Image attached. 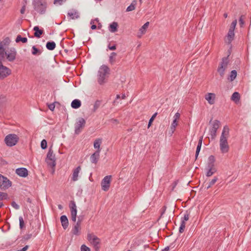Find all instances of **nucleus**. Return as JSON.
<instances>
[{
	"label": "nucleus",
	"mask_w": 251,
	"mask_h": 251,
	"mask_svg": "<svg viewBox=\"0 0 251 251\" xmlns=\"http://www.w3.org/2000/svg\"><path fill=\"white\" fill-rule=\"evenodd\" d=\"M177 126V121H176V120H174L172 125H171V129L173 130V131H174L175 129H176V126Z\"/></svg>",
	"instance_id": "47"
},
{
	"label": "nucleus",
	"mask_w": 251,
	"mask_h": 251,
	"mask_svg": "<svg viewBox=\"0 0 251 251\" xmlns=\"http://www.w3.org/2000/svg\"><path fill=\"white\" fill-rule=\"evenodd\" d=\"M108 48L110 50H114L116 49V45H114L111 46L110 44H109L108 46Z\"/></svg>",
	"instance_id": "56"
},
{
	"label": "nucleus",
	"mask_w": 251,
	"mask_h": 251,
	"mask_svg": "<svg viewBox=\"0 0 251 251\" xmlns=\"http://www.w3.org/2000/svg\"><path fill=\"white\" fill-rule=\"evenodd\" d=\"M218 177L217 176H214V178L209 182L208 186H207V189H208L210 188L212 185H213L217 181Z\"/></svg>",
	"instance_id": "41"
},
{
	"label": "nucleus",
	"mask_w": 251,
	"mask_h": 251,
	"mask_svg": "<svg viewBox=\"0 0 251 251\" xmlns=\"http://www.w3.org/2000/svg\"><path fill=\"white\" fill-rule=\"evenodd\" d=\"M174 117V120H176V121H177V120L180 117V114L178 112L176 113V114L175 115Z\"/></svg>",
	"instance_id": "59"
},
{
	"label": "nucleus",
	"mask_w": 251,
	"mask_h": 251,
	"mask_svg": "<svg viewBox=\"0 0 251 251\" xmlns=\"http://www.w3.org/2000/svg\"><path fill=\"white\" fill-rule=\"evenodd\" d=\"M236 24H237V20H233L231 24L229 29L234 30L235 26L236 25Z\"/></svg>",
	"instance_id": "48"
},
{
	"label": "nucleus",
	"mask_w": 251,
	"mask_h": 251,
	"mask_svg": "<svg viewBox=\"0 0 251 251\" xmlns=\"http://www.w3.org/2000/svg\"><path fill=\"white\" fill-rule=\"evenodd\" d=\"M55 161L56 158L55 154L53 153V151L51 149V147H50L47 155L46 162L49 166L53 168L55 167L56 165Z\"/></svg>",
	"instance_id": "5"
},
{
	"label": "nucleus",
	"mask_w": 251,
	"mask_h": 251,
	"mask_svg": "<svg viewBox=\"0 0 251 251\" xmlns=\"http://www.w3.org/2000/svg\"><path fill=\"white\" fill-rule=\"evenodd\" d=\"M31 236H32L31 234H28L25 236V240H27L29 239L31 237Z\"/></svg>",
	"instance_id": "58"
},
{
	"label": "nucleus",
	"mask_w": 251,
	"mask_h": 251,
	"mask_svg": "<svg viewBox=\"0 0 251 251\" xmlns=\"http://www.w3.org/2000/svg\"><path fill=\"white\" fill-rule=\"evenodd\" d=\"M118 23L114 22L109 25V29L111 32H115L118 30Z\"/></svg>",
	"instance_id": "25"
},
{
	"label": "nucleus",
	"mask_w": 251,
	"mask_h": 251,
	"mask_svg": "<svg viewBox=\"0 0 251 251\" xmlns=\"http://www.w3.org/2000/svg\"><path fill=\"white\" fill-rule=\"evenodd\" d=\"M41 147L45 150L47 148V142L45 139H43L41 142Z\"/></svg>",
	"instance_id": "46"
},
{
	"label": "nucleus",
	"mask_w": 251,
	"mask_h": 251,
	"mask_svg": "<svg viewBox=\"0 0 251 251\" xmlns=\"http://www.w3.org/2000/svg\"><path fill=\"white\" fill-rule=\"evenodd\" d=\"M229 133V127L227 126H224L220 139V149L222 153H226L229 150V146L227 142Z\"/></svg>",
	"instance_id": "1"
},
{
	"label": "nucleus",
	"mask_w": 251,
	"mask_h": 251,
	"mask_svg": "<svg viewBox=\"0 0 251 251\" xmlns=\"http://www.w3.org/2000/svg\"><path fill=\"white\" fill-rule=\"evenodd\" d=\"M25 4L22 6L21 10H20V12L22 14H24L25 12V8H26V1H25Z\"/></svg>",
	"instance_id": "55"
},
{
	"label": "nucleus",
	"mask_w": 251,
	"mask_h": 251,
	"mask_svg": "<svg viewBox=\"0 0 251 251\" xmlns=\"http://www.w3.org/2000/svg\"><path fill=\"white\" fill-rule=\"evenodd\" d=\"M85 124L86 121L84 118L81 117L78 118L75 126V134H79L85 127Z\"/></svg>",
	"instance_id": "8"
},
{
	"label": "nucleus",
	"mask_w": 251,
	"mask_h": 251,
	"mask_svg": "<svg viewBox=\"0 0 251 251\" xmlns=\"http://www.w3.org/2000/svg\"><path fill=\"white\" fill-rule=\"evenodd\" d=\"M87 239L92 244L95 250V251H100V239L94 233H88Z\"/></svg>",
	"instance_id": "4"
},
{
	"label": "nucleus",
	"mask_w": 251,
	"mask_h": 251,
	"mask_svg": "<svg viewBox=\"0 0 251 251\" xmlns=\"http://www.w3.org/2000/svg\"><path fill=\"white\" fill-rule=\"evenodd\" d=\"M84 216H79L78 217L77 221L76 223H78L80 224H81V222L83 220Z\"/></svg>",
	"instance_id": "57"
},
{
	"label": "nucleus",
	"mask_w": 251,
	"mask_h": 251,
	"mask_svg": "<svg viewBox=\"0 0 251 251\" xmlns=\"http://www.w3.org/2000/svg\"><path fill=\"white\" fill-rule=\"evenodd\" d=\"M11 205H12V206L14 208H15L16 209H19V208H20L19 205L18 204H17V203H16V202H15V201H13L11 202Z\"/></svg>",
	"instance_id": "54"
},
{
	"label": "nucleus",
	"mask_w": 251,
	"mask_h": 251,
	"mask_svg": "<svg viewBox=\"0 0 251 251\" xmlns=\"http://www.w3.org/2000/svg\"><path fill=\"white\" fill-rule=\"evenodd\" d=\"M157 114V113L156 112L150 118V120H149V123H148V128H149L152 125V123L153 122V121H154L155 118L156 117V115Z\"/></svg>",
	"instance_id": "43"
},
{
	"label": "nucleus",
	"mask_w": 251,
	"mask_h": 251,
	"mask_svg": "<svg viewBox=\"0 0 251 251\" xmlns=\"http://www.w3.org/2000/svg\"><path fill=\"white\" fill-rule=\"evenodd\" d=\"M202 139H203L202 136H201L199 139V140L198 142V144L197 145V149H196V154H195L196 159H197V158L199 154V152L200 151L201 145H202Z\"/></svg>",
	"instance_id": "23"
},
{
	"label": "nucleus",
	"mask_w": 251,
	"mask_h": 251,
	"mask_svg": "<svg viewBox=\"0 0 251 251\" xmlns=\"http://www.w3.org/2000/svg\"><path fill=\"white\" fill-rule=\"evenodd\" d=\"M48 108L51 111H53L55 108L54 103H52L48 104Z\"/></svg>",
	"instance_id": "52"
},
{
	"label": "nucleus",
	"mask_w": 251,
	"mask_h": 251,
	"mask_svg": "<svg viewBox=\"0 0 251 251\" xmlns=\"http://www.w3.org/2000/svg\"><path fill=\"white\" fill-rule=\"evenodd\" d=\"M76 219V216H71V220L74 222H75Z\"/></svg>",
	"instance_id": "62"
},
{
	"label": "nucleus",
	"mask_w": 251,
	"mask_h": 251,
	"mask_svg": "<svg viewBox=\"0 0 251 251\" xmlns=\"http://www.w3.org/2000/svg\"><path fill=\"white\" fill-rule=\"evenodd\" d=\"M189 213H188L187 211H186L185 214L184 215L183 219L182 221H184L185 222V221H188L189 220Z\"/></svg>",
	"instance_id": "53"
},
{
	"label": "nucleus",
	"mask_w": 251,
	"mask_h": 251,
	"mask_svg": "<svg viewBox=\"0 0 251 251\" xmlns=\"http://www.w3.org/2000/svg\"><path fill=\"white\" fill-rule=\"evenodd\" d=\"M8 199V194L6 193L0 192V201Z\"/></svg>",
	"instance_id": "44"
},
{
	"label": "nucleus",
	"mask_w": 251,
	"mask_h": 251,
	"mask_svg": "<svg viewBox=\"0 0 251 251\" xmlns=\"http://www.w3.org/2000/svg\"><path fill=\"white\" fill-rule=\"evenodd\" d=\"M12 185V182L6 176L0 174V189L6 190Z\"/></svg>",
	"instance_id": "9"
},
{
	"label": "nucleus",
	"mask_w": 251,
	"mask_h": 251,
	"mask_svg": "<svg viewBox=\"0 0 251 251\" xmlns=\"http://www.w3.org/2000/svg\"><path fill=\"white\" fill-rule=\"evenodd\" d=\"M77 214V210L71 211V216H76Z\"/></svg>",
	"instance_id": "60"
},
{
	"label": "nucleus",
	"mask_w": 251,
	"mask_h": 251,
	"mask_svg": "<svg viewBox=\"0 0 251 251\" xmlns=\"http://www.w3.org/2000/svg\"><path fill=\"white\" fill-rule=\"evenodd\" d=\"M95 21L98 22L99 20L98 18H97L95 20ZM90 24L92 25L91 27L92 29L94 30V29H96L97 28V25H94V20H92L91 21Z\"/></svg>",
	"instance_id": "49"
},
{
	"label": "nucleus",
	"mask_w": 251,
	"mask_h": 251,
	"mask_svg": "<svg viewBox=\"0 0 251 251\" xmlns=\"http://www.w3.org/2000/svg\"><path fill=\"white\" fill-rule=\"evenodd\" d=\"M56 47V44L53 41H48L46 43V48L50 50H53Z\"/></svg>",
	"instance_id": "26"
},
{
	"label": "nucleus",
	"mask_w": 251,
	"mask_h": 251,
	"mask_svg": "<svg viewBox=\"0 0 251 251\" xmlns=\"http://www.w3.org/2000/svg\"><path fill=\"white\" fill-rule=\"evenodd\" d=\"M42 53V51L37 48L36 46H33L32 47V54L34 55H39L41 54Z\"/></svg>",
	"instance_id": "36"
},
{
	"label": "nucleus",
	"mask_w": 251,
	"mask_h": 251,
	"mask_svg": "<svg viewBox=\"0 0 251 251\" xmlns=\"http://www.w3.org/2000/svg\"><path fill=\"white\" fill-rule=\"evenodd\" d=\"M100 150L96 151L90 157L91 161L93 163L97 164L100 157Z\"/></svg>",
	"instance_id": "15"
},
{
	"label": "nucleus",
	"mask_w": 251,
	"mask_h": 251,
	"mask_svg": "<svg viewBox=\"0 0 251 251\" xmlns=\"http://www.w3.org/2000/svg\"><path fill=\"white\" fill-rule=\"evenodd\" d=\"M221 125L220 122L217 120H215L213 122L212 127L210 129V135L211 139L214 140L217 136V131Z\"/></svg>",
	"instance_id": "10"
},
{
	"label": "nucleus",
	"mask_w": 251,
	"mask_h": 251,
	"mask_svg": "<svg viewBox=\"0 0 251 251\" xmlns=\"http://www.w3.org/2000/svg\"><path fill=\"white\" fill-rule=\"evenodd\" d=\"M234 30H233L231 29H229L227 37V38H228V41L229 43H230L234 39Z\"/></svg>",
	"instance_id": "30"
},
{
	"label": "nucleus",
	"mask_w": 251,
	"mask_h": 251,
	"mask_svg": "<svg viewBox=\"0 0 251 251\" xmlns=\"http://www.w3.org/2000/svg\"><path fill=\"white\" fill-rule=\"evenodd\" d=\"M205 99L209 104H213L215 103V94L214 93H208L205 95Z\"/></svg>",
	"instance_id": "16"
},
{
	"label": "nucleus",
	"mask_w": 251,
	"mask_h": 251,
	"mask_svg": "<svg viewBox=\"0 0 251 251\" xmlns=\"http://www.w3.org/2000/svg\"><path fill=\"white\" fill-rule=\"evenodd\" d=\"M16 43L22 42L23 43H25L27 42V39L26 37H23L20 35H18L15 40Z\"/></svg>",
	"instance_id": "33"
},
{
	"label": "nucleus",
	"mask_w": 251,
	"mask_h": 251,
	"mask_svg": "<svg viewBox=\"0 0 251 251\" xmlns=\"http://www.w3.org/2000/svg\"><path fill=\"white\" fill-rule=\"evenodd\" d=\"M66 0H54L53 3L54 4L61 5L63 2H66Z\"/></svg>",
	"instance_id": "51"
},
{
	"label": "nucleus",
	"mask_w": 251,
	"mask_h": 251,
	"mask_svg": "<svg viewBox=\"0 0 251 251\" xmlns=\"http://www.w3.org/2000/svg\"><path fill=\"white\" fill-rule=\"evenodd\" d=\"M67 15L71 17L72 19H77L79 16L76 10L72 9L67 14Z\"/></svg>",
	"instance_id": "20"
},
{
	"label": "nucleus",
	"mask_w": 251,
	"mask_h": 251,
	"mask_svg": "<svg viewBox=\"0 0 251 251\" xmlns=\"http://www.w3.org/2000/svg\"><path fill=\"white\" fill-rule=\"evenodd\" d=\"M19 222H20V228L21 229H23L25 226V222L23 220V218L22 217H19Z\"/></svg>",
	"instance_id": "45"
},
{
	"label": "nucleus",
	"mask_w": 251,
	"mask_h": 251,
	"mask_svg": "<svg viewBox=\"0 0 251 251\" xmlns=\"http://www.w3.org/2000/svg\"><path fill=\"white\" fill-rule=\"evenodd\" d=\"M69 206L71 211L77 210L75 203L74 201L70 202Z\"/></svg>",
	"instance_id": "40"
},
{
	"label": "nucleus",
	"mask_w": 251,
	"mask_h": 251,
	"mask_svg": "<svg viewBox=\"0 0 251 251\" xmlns=\"http://www.w3.org/2000/svg\"><path fill=\"white\" fill-rule=\"evenodd\" d=\"M11 73V71L7 67L2 64V61H0V78L4 79Z\"/></svg>",
	"instance_id": "12"
},
{
	"label": "nucleus",
	"mask_w": 251,
	"mask_h": 251,
	"mask_svg": "<svg viewBox=\"0 0 251 251\" xmlns=\"http://www.w3.org/2000/svg\"><path fill=\"white\" fill-rule=\"evenodd\" d=\"M110 122L113 124H118L119 123L118 120L116 119H111L110 120Z\"/></svg>",
	"instance_id": "61"
},
{
	"label": "nucleus",
	"mask_w": 251,
	"mask_h": 251,
	"mask_svg": "<svg viewBox=\"0 0 251 251\" xmlns=\"http://www.w3.org/2000/svg\"><path fill=\"white\" fill-rule=\"evenodd\" d=\"M34 9L39 14H45L47 8V2L45 0H33Z\"/></svg>",
	"instance_id": "3"
},
{
	"label": "nucleus",
	"mask_w": 251,
	"mask_h": 251,
	"mask_svg": "<svg viewBox=\"0 0 251 251\" xmlns=\"http://www.w3.org/2000/svg\"><path fill=\"white\" fill-rule=\"evenodd\" d=\"M81 251H91L90 249L85 245H82L80 248Z\"/></svg>",
	"instance_id": "50"
},
{
	"label": "nucleus",
	"mask_w": 251,
	"mask_h": 251,
	"mask_svg": "<svg viewBox=\"0 0 251 251\" xmlns=\"http://www.w3.org/2000/svg\"><path fill=\"white\" fill-rule=\"evenodd\" d=\"M149 25V22H147L140 28L139 31L141 32V34H144L146 33V29Z\"/></svg>",
	"instance_id": "37"
},
{
	"label": "nucleus",
	"mask_w": 251,
	"mask_h": 251,
	"mask_svg": "<svg viewBox=\"0 0 251 251\" xmlns=\"http://www.w3.org/2000/svg\"><path fill=\"white\" fill-rule=\"evenodd\" d=\"M100 104L101 101L100 100H97L95 101L94 105V108L93 109V112H95L99 108Z\"/></svg>",
	"instance_id": "42"
},
{
	"label": "nucleus",
	"mask_w": 251,
	"mask_h": 251,
	"mask_svg": "<svg viewBox=\"0 0 251 251\" xmlns=\"http://www.w3.org/2000/svg\"><path fill=\"white\" fill-rule=\"evenodd\" d=\"M237 76V72L236 70H232L230 72V74L229 75V77H228V79L230 81H233Z\"/></svg>",
	"instance_id": "35"
},
{
	"label": "nucleus",
	"mask_w": 251,
	"mask_h": 251,
	"mask_svg": "<svg viewBox=\"0 0 251 251\" xmlns=\"http://www.w3.org/2000/svg\"><path fill=\"white\" fill-rule=\"evenodd\" d=\"M240 99V95L238 92H235L233 93L231 99L235 102H237L239 101Z\"/></svg>",
	"instance_id": "27"
},
{
	"label": "nucleus",
	"mask_w": 251,
	"mask_h": 251,
	"mask_svg": "<svg viewBox=\"0 0 251 251\" xmlns=\"http://www.w3.org/2000/svg\"><path fill=\"white\" fill-rule=\"evenodd\" d=\"M110 72V68L107 65H102L100 67L98 75V82L99 84L103 85L107 82Z\"/></svg>",
	"instance_id": "2"
},
{
	"label": "nucleus",
	"mask_w": 251,
	"mask_h": 251,
	"mask_svg": "<svg viewBox=\"0 0 251 251\" xmlns=\"http://www.w3.org/2000/svg\"><path fill=\"white\" fill-rule=\"evenodd\" d=\"M116 56L117 53L115 52H112L110 54L109 56V62L111 65H113L115 63Z\"/></svg>",
	"instance_id": "28"
},
{
	"label": "nucleus",
	"mask_w": 251,
	"mask_h": 251,
	"mask_svg": "<svg viewBox=\"0 0 251 251\" xmlns=\"http://www.w3.org/2000/svg\"><path fill=\"white\" fill-rule=\"evenodd\" d=\"M34 31V36L36 38H40L41 35L44 33L43 29H40L38 26H35L33 28Z\"/></svg>",
	"instance_id": "19"
},
{
	"label": "nucleus",
	"mask_w": 251,
	"mask_h": 251,
	"mask_svg": "<svg viewBox=\"0 0 251 251\" xmlns=\"http://www.w3.org/2000/svg\"><path fill=\"white\" fill-rule=\"evenodd\" d=\"M186 223L184 221H181L180 226L179 228L180 233H182L184 231L185 228Z\"/></svg>",
	"instance_id": "39"
},
{
	"label": "nucleus",
	"mask_w": 251,
	"mask_h": 251,
	"mask_svg": "<svg viewBox=\"0 0 251 251\" xmlns=\"http://www.w3.org/2000/svg\"><path fill=\"white\" fill-rule=\"evenodd\" d=\"M136 4H137V1L136 0H133L132 2H131V4L127 7V8L126 9V11L129 12V11H133V10H134L135 9V6H136Z\"/></svg>",
	"instance_id": "32"
},
{
	"label": "nucleus",
	"mask_w": 251,
	"mask_h": 251,
	"mask_svg": "<svg viewBox=\"0 0 251 251\" xmlns=\"http://www.w3.org/2000/svg\"><path fill=\"white\" fill-rule=\"evenodd\" d=\"M246 19V16L245 15H241L239 19V23L240 25V26L241 27H244V25H245V19Z\"/></svg>",
	"instance_id": "38"
},
{
	"label": "nucleus",
	"mask_w": 251,
	"mask_h": 251,
	"mask_svg": "<svg viewBox=\"0 0 251 251\" xmlns=\"http://www.w3.org/2000/svg\"><path fill=\"white\" fill-rule=\"evenodd\" d=\"M5 55L6 56L7 60L10 62L13 61L16 56L17 52L14 48H11L8 52H5Z\"/></svg>",
	"instance_id": "13"
},
{
	"label": "nucleus",
	"mask_w": 251,
	"mask_h": 251,
	"mask_svg": "<svg viewBox=\"0 0 251 251\" xmlns=\"http://www.w3.org/2000/svg\"><path fill=\"white\" fill-rule=\"evenodd\" d=\"M80 170L81 167L80 166H78L77 168L74 170L73 176L72 178L74 181H75L78 179V175Z\"/></svg>",
	"instance_id": "21"
},
{
	"label": "nucleus",
	"mask_w": 251,
	"mask_h": 251,
	"mask_svg": "<svg viewBox=\"0 0 251 251\" xmlns=\"http://www.w3.org/2000/svg\"><path fill=\"white\" fill-rule=\"evenodd\" d=\"M19 140V137L15 134H9L6 136L4 139V142L6 145L8 147L15 146Z\"/></svg>",
	"instance_id": "6"
},
{
	"label": "nucleus",
	"mask_w": 251,
	"mask_h": 251,
	"mask_svg": "<svg viewBox=\"0 0 251 251\" xmlns=\"http://www.w3.org/2000/svg\"><path fill=\"white\" fill-rule=\"evenodd\" d=\"M15 172L19 176L23 177H25L28 176V171L25 168H18Z\"/></svg>",
	"instance_id": "14"
},
{
	"label": "nucleus",
	"mask_w": 251,
	"mask_h": 251,
	"mask_svg": "<svg viewBox=\"0 0 251 251\" xmlns=\"http://www.w3.org/2000/svg\"><path fill=\"white\" fill-rule=\"evenodd\" d=\"M229 55L227 57H223L222 62L219 64L217 71L219 73L220 76L223 77L225 75V71L227 67L228 64V57Z\"/></svg>",
	"instance_id": "7"
},
{
	"label": "nucleus",
	"mask_w": 251,
	"mask_h": 251,
	"mask_svg": "<svg viewBox=\"0 0 251 251\" xmlns=\"http://www.w3.org/2000/svg\"><path fill=\"white\" fill-rule=\"evenodd\" d=\"M112 176L109 175L105 176L101 180V189L104 191H107L110 186Z\"/></svg>",
	"instance_id": "11"
},
{
	"label": "nucleus",
	"mask_w": 251,
	"mask_h": 251,
	"mask_svg": "<svg viewBox=\"0 0 251 251\" xmlns=\"http://www.w3.org/2000/svg\"><path fill=\"white\" fill-rule=\"evenodd\" d=\"M206 169L207 170L206 174V176L207 177L212 176L217 171L215 167H207Z\"/></svg>",
	"instance_id": "22"
},
{
	"label": "nucleus",
	"mask_w": 251,
	"mask_h": 251,
	"mask_svg": "<svg viewBox=\"0 0 251 251\" xmlns=\"http://www.w3.org/2000/svg\"><path fill=\"white\" fill-rule=\"evenodd\" d=\"M170 249L169 246H167L166 248H165L164 249H163L161 251H169Z\"/></svg>",
	"instance_id": "63"
},
{
	"label": "nucleus",
	"mask_w": 251,
	"mask_h": 251,
	"mask_svg": "<svg viewBox=\"0 0 251 251\" xmlns=\"http://www.w3.org/2000/svg\"><path fill=\"white\" fill-rule=\"evenodd\" d=\"M176 184H177V182L176 181H174L173 182V183L172 184L173 185V190L174 189V188L176 187Z\"/></svg>",
	"instance_id": "64"
},
{
	"label": "nucleus",
	"mask_w": 251,
	"mask_h": 251,
	"mask_svg": "<svg viewBox=\"0 0 251 251\" xmlns=\"http://www.w3.org/2000/svg\"><path fill=\"white\" fill-rule=\"evenodd\" d=\"M102 143V140L100 138H98L95 140L94 143V147L95 149H97V151L100 150V146Z\"/></svg>",
	"instance_id": "29"
},
{
	"label": "nucleus",
	"mask_w": 251,
	"mask_h": 251,
	"mask_svg": "<svg viewBox=\"0 0 251 251\" xmlns=\"http://www.w3.org/2000/svg\"><path fill=\"white\" fill-rule=\"evenodd\" d=\"M5 52V51L2 45L0 44V61H1V62L4 59Z\"/></svg>",
	"instance_id": "34"
},
{
	"label": "nucleus",
	"mask_w": 251,
	"mask_h": 251,
	"mask_svg": "<svg viewBox=\"0 0 251 251\" xmlns=\"http://www.w3.org/2000/svg\"><path fill=\"white\" fill-rule=\"evenodd\" d=\"M60 221L62 226L64 229H66L69 225V221L66 215H62L60 217Z\"/></svg>",
	"instance_id": "17"
},
{
	"label": "nucleus",
	"mask_w": 251,
	"mask_h": 251,
	"mask_svg": "<svg viewBox=\"0 0 251 251\" xmlns=\"http://www.w3.org/2000/svg\"><path fill=\"white\" fill-rule=\"evenodd\" d=\"M215 159L214 156L211 155L208 157V163L207 167H214Z\"/></svg>",
	"instance_id": "31"
},
{
	"label": "nucleus",
	"mask_w": 251,
	"mask_h": 251,
	"mask_svg": "<svg viewBox=\"0 0 251 251\" xmlns=\"http://www.w3.org/2000/svg\"><path fill=\"white\" fill-rule=\"evenodd\" d=\"M81 224L76 223L74 226L72 232L73 234L75 235H79L80 234V230Z\"/></svg>",
	"instance_id": "18"
},
{
	"label": "nucleus",
	"mask_w": 251,
	"mask_h": 251,
	"mask_svg": "<svg viewBox=\"0 0 251 251\" xmlns=\"http://www.w3.org/2000/svg\"><path fill=\"white\" fill-rule=\"evenodd\" d=\"M81 104V101L78 99L73 100L71 103V106L74 109H77L80 107Z\"/></svg>",
	"instance_id": "24"
}]
</instances>
